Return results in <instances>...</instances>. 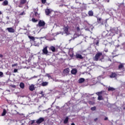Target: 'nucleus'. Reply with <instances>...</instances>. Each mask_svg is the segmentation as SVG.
<instances>
[{
    "label": "nucleus",
    "instance_id": "nucleus-64",
    "mask_svg": "<svg viewBox=\"0 0 125 125\" xmlns=\"http://www.w3.org/2000/svg\"><path fill=\"white\" fill-rule=\"evenodd\" d=\"M122 44L124 45V44H125V42L123 43Z\"/></svg>",
    "mask_w": 125,
    "mask_h": 125
},
{
    "label": "nucleus",
    "instance_id": "nucleus-25",
    "mask_svg": "<svg viewBox=\"0 0 125 125\" xmlns=\"http://www.w3.org/2000/svg\"><path fill=\"white\" fill-rule=\"evenodd\" d=\"M94 43L96 45H98L99 44V40L97 39L94 41Z\"/></svg>",
    "mask_w": 125,
    "mask_h": 125
},
{
    "label": "nucleus",
    "instance_id": "nucleus-47",
    "mask_svg": "<svg viewBox=\"0 0 125 125\" xmlns=\"http://www.w3.org/2000/svg\"><path fill=\"white\" fill-rule=\"evenodd\" d=\"M76 30H77V31H78L79 32L80 31V27H77L76 28Z\"/></svg>",
    "mask_w": 125,
    "mask_h": 125
},
{
    "label": "nucleus",
    "instance_id": "nucleus-20",
    "mask_svg": "<svg viewBox=\"0 0 125 125\" xmlns=\"http://www.w3.org/2000/svg\"><path fill=\"white\" fill-rule=\"evenodd\" d=\"M85 80L84 78H80L79 80V83H83V82H84Z\"/></svg>",
    "mask_w": 125,
    "mask_h": 125
},
{
    "label": "nucleus",
    "instance_id": "nucleus-7",
    "mask_svg": "<svg viewBox=\"0 0 125 125\" xmlns=\"http://www.w3.org/2000/svg\"><path fill=\"white\" fill-rule=\"evenodd\" d=\"M6 30H7L9 33H15V30L12 27H8Z\"/></svg>",
    "mask_w": 125,
    "mask_h": 125
},
{
    "label": "nucleus",
    "instance_id": "nucleus-6",
    "mask_svg": "<svg viewBox=\"0 0 125 125\" xmlns=\"http://www.w3.org/2000/svg\"><path fill=\"white\" fill-rule=\"evenodd\" d=\"M40 42H41V40H36L34 41V45L35 46H39L40 45Z\"/></svg>",
    "mask_w": 125,
    "mask_h": 125
},
{
    "label": "nucleus",
    "instance_id": "nucleus-40",
    "mask_svg": "<svg viewBox=\"0 0 125 125\" xmlns=\"http://www.w3.org/2000/svg\"><path fill=\"white\" fill-rule=\"evenodd\" d=\"M42 3H45L46 2V0H42Z\"/></svg>",
    "mask_w": 125,
    "mask_h": 125
},
{
    "label": "nucleus",
    "instance_id": "nucleus-18",
    "mask_svg": "<svg viewBox=\"0 0 125 125\" xmlns=\"http://www.w3.org/2000/svg\"><path fill=\"white\" fill-rule=\"evenodd\" d=\"M63 30L65 32V34L68 35V31H69V29L68 28V27H64L63 28Z\"/></svg>",
    "mask_w": 125,
    "mask_h": 125
},
{
    "label": "nucleus",
    "instance_id": "nucleus-49",
    "mask_svg": "<svg viewBox=\"0 0 125 125\" xmlns=\"http://www.w3.org/2000/svg\"><path fill=\"white\" fill-rule=\"evenodd\" d=\"M107 44H108V45H110V46H111V45H112V43L109 42V43H107Z\"/></svg>",
    "mask_w": 125,
    "mask_h": 125
},
{
    "label": "nucleus",
    "instance_id": "nucleus-21",
    "mask_svg": "<svg viewBox=\"0 0 125 125\" xmlns=\"http://www.w3.org/2000/svg\"><path fill=\"white\" fill-rule=\"evenodd\" d=\"M20 86L21 88L23 89L25 87V84L23 83H21L20 84Z\"/></svg>",
    "mask_w": 125,
    "mask_h": 125
},
{
    "label": "nucleus",
    "instance_id": "nucleus-58",
    "mask_svg": "<svg viewBox=\"0 0 125 125\" xmlns=\"http://www.w3.org/2000/svg\"><path fill=\"white\" fill-rule=\"evenodd\" d=\"M118 55H113V57H116V56H117Z\"/></svg>",
    "mask_w": 125,
    "mask_h": 125
},
{
    "label": "nucleus",
    "instance_id": "nucleus-8",
    "mask_svg": "<svg viewBox=\"0 0 125 125\" xmlns=\"http://www.w3.org/2000/svg\"><path fill=\"white\" fill-rule=\"evenodd\" d=\"M75 57L77 59H83V56H82V55H81L79 53H76V54L75 55Z\"/></svg>",
    "mask_w": 125,
    "mask_h": 125
},
{
    "label": "nucleus",
    "instance_id": "nucleus-45",
    "mask_svg": "<svg viewBox=\"0 0 125 125\" xmlns=\"http://www.w3.org/2000/svg\"><path fill=\"white\" fill-rule=\"evenodd\" d=\"M20 15H25V12H22V13H21Z\"/></svg>",
    "mask_w": 125,
    "mask_h": 125
},
{
    "label": "nucleus",
    "instance_id": "nucleus-30",
    "mask_svg": "<svg viewBox=\"0 0 125 125\" xmlns=\"http://www.w3.org/2000/svg\"><path fill=\"white\" fill-rule=\"evenodd\" d=\"M68 121H69V118L66 117L63 122L64 124H67V123H68Z\"/></svg>",
    "mask_w": 125,
    "mask_h": 125
},
{
    "label": "nucleus",
    "instance_id": "nucleus-28",
    "mask_svg": "<svg viewBox=\"0 0 125 125\" xmlns=\"http://www.w3.org/2000/svg\"><path fill=\"white\" fill-rule=\"evenodd\" d=\"M2 4L4 6L7 5V4H8V1L6 0H5L3 2Z\"/></svg>",
    "mask_w": 125,
    "mask_h": 125
},
{
    "label": "nucleus",
    "instance_id": "nucleus-31",
    "mask_svg": "<svg viewBox=\"0 0 125 125\" xmlns=\"http://www.w3.org/2000/svg\"><path fill=\"white\" fill-rule=\"evenodd\" d=\"M102 93H103V91H101V92H98L97 93H96V94L97 95H98V96H101V94H102Z\"/></svg>",
    "mask_w": 125,
    "mask_h": 125
},
{
    "label": "nucleus",
    "instance_id": "nucleus-38",
    "mask_svg": "<svg viewBox=\"0 0 125 125\" xmlns=\"http://www.w3.org/2000/svg\"><path fill=\"white\" fill-rule=\"evenodd\" d=\"M46 77H48V78H51V76L49 74H46Z\"/></svg>",
    "mask_w": 125,
    "mask_h": 125
},
{
    "label": "nucleus",
    "instance_id": "nucleus-53",
    "mask_svg": "<svg viewBox=\"0 0 125 125\" xmlns=\"http://www.w3.org/2000/svg\"><path fill=\"white\" fill-rule=\"evenodd\" d=\"M107 120H108V118L105 117V118H104V121H107Z\"/></svg>",
    "mask_w": 125,
    "mask_h": 125
},
{
    "label": "nucleus",
    "instance_id": "nucleus-9",
    "mask_svg": "<svg viewBox=\"0 0 125 125\" xmlns=\"http://www.w3.org/2000/svg\"><path fill=\"white\" fill-rule=\"evenodd\" d=\"M78 37H80V35L78 34V32H76V33L74 34V35L73 38H72V39H70L69 41H72V40H75V39H77V38H78Z\"/></svg>",
    "mask_w": 125,
    "mask_h": 125
},
{
    "label": "nucleus",
    "instance_id": "nucleus-55",
    "mask_svg": "<svg viewBox=\"0 0 125 125\" xmlns=\"http://www.w3.org/2000/svg\"><path fill=\"white\" fill-rule=\"evenodd\" d=\"M43 92L42 91L41 92H40V94H43Z\"/></svg>",
    "mask_w": 125,
    "mask_h": 125
},
{
    "label": "nucleus",
    "instance_id": "nucleus-1",
    "mask_svg": "<svg viewBox=\"0 0 125 125\" xmlns=\"http://www.w3.org/2000/svg\"><path fill=\"white\" fill-rule=\"evenodd\" d=\"M94 61H101V62H104V56L102 52H98L97 53L94 57Z\"/></svg>",
    "mask_w": 125,
    "mask_h": 125
},
{
    "label": "nucleus",
    "instance_id": "nucleus-26",
    "mask_svg": "<svg viewBox=\"0 0 125 125\" xmlns=\"http://www.w3.org/2000/svg\"><path fill=\"white\" fill-rule=\"evenodd\" d=\"M6 114V110H5V109H4L3 110V112L1 114V116L3 117V116H5Z\"/></svg>",
    "mask_w": 125,
    "mask_h": 125
},
{
    "label": "nucleus",
    "instance_id": "nucleus-60",
    "mask_svg": "<svg viewBox=\"0 0 125 125\" xmlns=\"http://www.w3.org/2000/svg\"><path fill=\"white\" fill-rule=\"evenodd\" d=\"M44 38H45V37H41L40 39H44Z\"/></svg>",
    "mask_w": 125,
    "mask_h": 125
},
{
    "label": "nucleus",
    "instance_id": "nucleus-50",
    "mask_svg": "<svg viewBox=\"0 0 125 125\" xmlns=\"http://www.w3.org/2000/svg\"><path fill=\"white\" fill-rule=\"evenodd\" d=\"M0 58H2V57H3V56L1 54H0Z\"/></svg>",
    "mask_w": 125,
    "mask_h": 125
},
{
    "label": "nucleus",
    "instance_id": "nucleus-5",
    "mask_svg": "<svg viewBox=\"0 0 125 125\" xmlns=\"http://www.w3.org/2000/svg\"><path fill=\"white\" fill-rule=\"evenodd\" d=\"M39 27H43L45 25V22L43 21H40L38 23Z\"/></svg>",
    "mask_w": 125,
    "mask_h": 125
},
{
    "label": "nucleus",
    "instance_id": "nucleus-41",
    "mask_svg": "<svg viewBox=\"0 0 125 125\" xmlns=\"http://www.w3.org/2000/svg\"><path fill=\"white\" fill-rule=\"evenodd\" d=\"M89 104H90V105H93V102H92L91 101H89Z\"/></svg>",
    "mask_w": 125,
    "mask_h": 125
},
{
    "label": "nucleus",
    "instance_id": "nucleus-12",
    "mask_svg": "<svg viewBox=\"0 0 125 125\" xmlns=\"http://www.w3.org/2000/svg\"><path fill=\"white\" fill-rule=\"evenodd\" d=\"M116 77H117V74L115 72H112L111 74L110 75V78L111 79L116 78Z\"/></svg>",
    "mask_w": 125,
    "mask_h": 125
},
{
    "label": "nucleus",
    "instance_id": "nucleus-34",
    "mask_svg": "<svg viewBox=\"0 0 125 125\" xmlns=\"http://www.w3.org/2000/svg\"><path fill=\"white\" fill-rule=\"evenodd\" d=\"M38 77H39V76H34L33 77H31L29 80H33V79H37V78H38Z\"/></svg>",
    "mask_w": 125,
    "mask_h": 125
},
{
    "label": "nucleus",
    "instance_id": "nucleus-14",
    "mask_svg": "<svg viewBox=\"0 0 125 125\" xmlns=\"http://www.w3.org/2000/svg\"><path fill=\"white\" fill-rule=\"evenodd\" d=\"M118 30L116 31L115 34H121V32H122V30H121V28L118 27H116Z\"/></svg>",
    "mask_w": 125,
    "mask_h": 125
},
{
    "label": "nucleus",
    "instance_id": "nucleus-23",
    "mask_svg": "<svg viewBox=\"0 0 125 125\" xmlns=\"http://www.w3.org/2000/svg\"><path fill=\"white\" fill-rule=\"evenodd\" d=\"M88 14L89 16H93V11H92V10L89 11Z\"/></svg>",
    "mask_w": 125,
    "mask_h": 125
},
{
    "label": "nucleus",
    "instance_id": "nucleus-37",
    "mask_svg": "<svg viewBox=\"0 0 125 125\" xmlns=\"http://www.w3.org/2000/svg\"><path fill=\"white\" fill-rule=\"evenodd\" d=\"M3 76V73L2 72L0 71V77L2 78V77Z\"/></svg>",
    "mask_w": 125,
    "mask_h": 125
},
{
    "label": "nucleus",
    "instance_id": "nucleus-33",
    "mask_svg": "<svg viewBox=\"0 0 125 125\" xmlns=\"http://www.w3.org/2000/svg\"><path fill=\"white\" fill-rule=\"evenodd\" d=\"M31 21L34 23H36V22H38V20H36L35 18H32Z\"/></svg>",
    "mask_w": 125,
    "mask_h": 125
},
{
    "label": "nucleus",
    "instance_id": "nucleus-10",
    "mask_svg": "<svg viewBox=\"0 0 125 125\" xmlns=\"http://www.w3.org/2000/svg\"><path fill=\"white\" fill-rule=\"evenodd\" d=\"M29 90H30V91H33V90H35V85L32 84L31 85H30Z\"/></svg>",
    "mask_w": 125,
    "mask_h": 125
},
{
    "label": "nucleus",
    "instance_id": "nucleus-51",
    "mask_svg": "<svg viewBox=\"0 0 125 125\" xmlns=\"http://www.w3.org/2000/svg\"><path fill=\"white\" fill-rule=\"evenodd\" d=\"M53 40H54V39H48V41L51 42V41H53Z\"/></svg>",
    "mask_w": 125,
    "mask_h": 125
},
{
    "label": "nucleus",
    "instance_id": "nucleus-3",
    "mask_svg": "<svg viewBox=\"0 0 125 125\" xmlns=\"http://www.w3.org/2000/svg\"><path fill=\"white\" fill-rule=\"evenodd\" d=\"M42 54H44V55H47V54L48 53V51L47 50V46L44 47L42 50Z\"/></svg>",
    "mask_w": 125,
    "mask_h": 125
},
{
    "label": "nucleus",
    "instance_id": "nucleus-29",
    "mask_svg": "<svg viewBox=\"0 0 125 125\" xmlns=\"http://www.w3.org/2000/svg\"><path fill=\"white\" fill-rule=\"evenodd\" d=\"M28 38L30 40H31V41H35V37H34L33 36H28Z\"/></svg>",
    "mask_w": 125,
    "mask_h": 125
},
{
    "label": "nucleus",
    "instance_id": "nucleus-59",
    "mask_svg": "<svg viewBox=\"0 0 125 125\" xmlns=\"http://www.w3.org/2000/svg\"><path fill=\"white\" fill-rule=\"evenodd\" d=\"M14 106H15V108H18V107H17V106H16V105H15Z\"/></svg>",
    "mask_w": 125,
    "mask_h": 125
},
{
    "label": "nucleus",
    "instance_id": "nucleus-44",
    "mask_svg": "<svg viewBox=\"0 0 125 125\" xmlns=\"http://www.w3.org/2000/svg\"><path fill=\"white\" fill-rule=\"evenodd\" d=\"M11 87H13V88H15L16 87V85H11Z\"/></svg>",
    "mask_w": 125,
    "mask_h": 125
},
{
    "label": "nucleus",
    "instance_id": "nucleus-56",
    "mask_svg": "<svg viewBox=\"0 0 125 125\" xmlns=\"http://www.w3.org/2000/svg\"><path fill=\"white\" fill-rule=\"evenodd\" d=\"M97 120H98V119L95 118V119H94L95 122H96V121H97Z\"/></svg>",
    "mask_w": 125,
    "mask_h": 125
},
{
    "label": "nucleus",
    "instance_id": "nucleus-35",
    "mask_svg": "<svg viewBox=\"0 0 125 125\" xmlns=\"http://www.w3.org/2000/svg\"><path fill=\"white\" fill-rule=\"evenodd\" d=\"M91 111H95V110H96V107L94 106V107H91Z\"/></svg>",
    "mask_w": 125,
    "mask_h": 125
},
{
    "label": "nucleus",
    "instance_id": "nucleus-42",
    "mask_svg": "<svg viewBox=\"0 0 125 125\" xmlns=\"http://www.w3.org/2000/svg\"><path fill=\"white\" fill-rule=\"evenodd\" d=\"M35 16H39V14L38 13V12H35Z\"/></svg>",
    "mask_w": 125,
    "mask_h": 125
},
{
    "label": "nucleus",
    "instance_id": "nucleus-32",
    "mask_svg": "<svg viewBox=\"0 0 125 125\" xmlns=\"http://www.w3.org/2000/svg\"><path fill=\"white\" fill-rule=\"evenodd\" d=\"M98 100H103V97L102 96H98Z\"/></svg>",
    "mask_w": 125,
    "mask_h": 125
},
{
    "label": "nucleus",
    "instance_id": "nucleus-52",
    "mask_svg": "<svg viewBox=\"0 0 125 125\" xmlns=\"http://www.w3.org/2000/svg\"><path fill=\"white\" fill-rule=\"evenodd\" d=\"M98 21H101V18L98 19Z\"/></svg>",
    "mask_w": 125,
    "mask_h": 125
},
{
    "label": "nucleus",
    "instance_id": "nucleus-19",
    "mask_svg": "<svg viewBox=\"0 0 125 125\" xmlns=\"http://www.w3.org/2000/svg\"><path fill=\"white\" fill-rule=\"evenodd\" d=\"M54 81L56 83L59 82V83H64V81L61 80H58V79H54Z\"/></svg>",
    "mask_w": 125,
    "mask_h": 125
},
{
    "label": "nucleus",
    "instance_id": "nucleus-61",
    "mask_svg": "<svg viewBox=\"0 0 125 125\" xmlns=\"http://www.w3.org/2000/svg\"><path fill=\"white\" fill-rule=\"evenodd\" d=\"M42 97H43V96H44V95L43 94H42Z\"/></svg>",
    "mask_w": 125,
    "mask_h": 125
},
{
    "label": "nucleus",
    "instance_id": "nucleus-11",
    "mask_svg": "<svg viewBox=\"0 0 125 125\" xmlns=\"http://www.w3.org/2000/svg\"><path fill=\"white\" fill-rule=\"evenodd\" d=\"M117 30L118 29L117 27H114L110 29V32L113 33V34H116V31H117Z\"/></svg>",
    "mask_w": 125,
    "mask_h": 125
},
{
    "label": "nucleus",
    "instance_id": "nucleus-4",
    "mask_svg": "<svg viewBox=\"0 0 125 125\" xmlns=\"http://www.w3.org/2000/svg\"><path fill=\"white\" fill-rule=\"evenodd\" d=\"M43 122H44V118L42 117L40 118L39 119H38L36 121V123L38 124V125H40V124H42Z\"/></svg>",
    "mask_w": 125,
    "mask_h": 125
},
{
    "label": "nucleus",
    "instance_id": "nucleus-54",
    "mask_svg": "<svg viewBox=\"0 0 125 125\" xmlns=\"http://www.w3.org/2000/svg\"><path fill=\"white\" fill-rule=\"evenodd\" d=\"M104 51H105V52H108V49H105V50H104Z\"/></svg>",
    "mask_w": 125,
    "mask_h": 125
},
{
    "label": "nucleus",
    "instance_id": "nucleus-36",
    "mask_svg": "<svg viewBox=\"0 0 125 125\" xmlns=\"http://www.w3.org/2000/svg\"><path fill=\"white\" fill-rule=\"evenodd\" d=\"M107 61H110V62L112 61V60H111V58L110 57H107L106 59Z\"/></svg>",
    "mask_w": 125,
    "mask_h": 125
},
{
    "label": "nucleus",
    "instance_id": "nucleus-48",
    "mask_svg": "<svg viewBox=\"0 0 125 125\" xmlns=\"http://www.w3.org/2000/svg\"><path fill=\"white\" fill-rule=\"evenodd\" d=\"M15 66H17V63H15V64L12 65L13 67H15Z\"/></svg>",
    "mask_w": 125,
    "mask_h": 125
},
{
    "label": "nucleus",
    "instance_id": "nucleus-39",
    "mask_svg": "<svg viewBox=\"0 0 125 125\" xmlns=\"http://www.w3.org/2000/svg\"><path fill=\"white\" fill-rule=\"evenodd\" d=\"M116 52H117V50L115 49L113 51V52H112V54H116Z\"/></svg>",
    "mask_w": 125,
    "mask_h": 125
},
{
    "label": "nucleus",
    "instance_id": "nucleus-43",
    "mask_svg": "<svg viewBox=\"0 0 125 125\" xmlns=\"http://www.w3.org/2000/svg\"><path fill=\"white\" fill-rule=\"evenodd\" d=\"M18 70L17 69H15L14 70V73H17Z\"/></svg>",
    "mask_w": 125,
    "mask_h": 125
},
{
    "label": "nucleus",
    "instance_id": "nucleus-22",
    "mask_svg": "<svg viewBox=\"0 0 125 125\" xmlns=\"http://www.w3.org/2000/svg\"><path fill=\"white\" fill-rule=\"evenodd\" d=\"M50 49L53 52H55V51L56 50L55 47L53 46L50 47Z\"/></svg>",
    "mask_w": 125,
    "mask_h": 125
},
{
    "label": "nucleus",
    "instance_id": "nucleus-13",
    "mask_svg": "<svg viewBox=\"0 0 125 125\" xmlns=\"http://www.w3.org/2000/svg\"><path fill=\"white\" fill-rule=\"evenodd\" d=\"M42 86H47L48 85V82H42L41 84Z\"/></svg>",
    "mask_w": 125,
    "mask_h": 125
},
{
    "label": "nucleus",
    "instance_id": "nucleus-16",
    "mask_svg": "<svg viewBox=\"0 0 125 125\" xmlns=\"http://www.w3.org/2000/svg\"><path fill=\"white\" fill-rule=\"evenodd\" d=\"M124 63H120V65L118 66V69L122 70V69H124Z\"/></svg>",
    "mask_w": 125,
    "mask_h": 125
},
{
    "label": "nucleus",
    "instance_id": "nucleus-63",
    "mask_svg": "<svg viewBox=\"0 0 125 125\" xmlns=\"http://www.w3.org/2000/svg\"><path fill=\"white\" fill-rule=\"evenodd\" d=\"M71 125H75V124L72 123V124H71Z\"/></svg>",
    "mask_w": 125,
    "mask_h": 125
},
{
    "label": "nucleus",
    "instance_id": "nucleus-57",
    "mask_svg": "<svg viewBox=\"0 0 125 125\" xmlns=\"http://www.w3.org/2000/svg\"><path fill=\"white\" fill-rule=\"evenodd\" d=\"M116 46H117V47H120V45H119V44H118Z\"/></svg>",
    "mask_w": 125,
    "mask_h": 125
},
{
    "label": "nucleus",
    "instance_id": "nucleus-2",
    "mask_svg": "<svg viewBox=\"0 0 125 125\" xmlns=\"http://www.w3.org/2000/svg\"><path fill=\"white\" fill-rule=\"evenodd\" d=\"M27 2V0H21L20 4L19 5V7L22 8L24 6V4Z\"/></svg>",
    "mask_w": 125,
    "mask_h": 125
},
{
    "label": "nucleus",
    "instance_id": "nucleus-46",
    "mask_svg": "<svg viewBox=\"0 0 125 125\" xmlns=\"http://www.w3.org/2000/svg\"><path fill=\"white\" fill-rule=\"evenodd\" d=\"M38 8L34 9V12H37V11H38Z\"/></svg>",
    "mask_w": 125,
    "mask_h": 125
},
{
    "label": "nucleus",
    "instance_id": "nucleus-62",
    "mask_svg": "<svg viewBox=\"0 0 125 125\" xmlns=\"http://www.w3.org/2000/svg\"><path fill=\"white\" fill-rule=\"evenodd\" d=\"M35 123V120L32 121V124Z\"/></svg>",
    "mask_w": 125,
    "mask_h": 125
},
{
    "label": "nucleus",
    "instance_id": "nucleus-15",
    "mask_svg": "<svg viewBox=\"0 0 125 125\" xmlns=\"http://www.w3.org/2000/svg\"><path fill=\"white\" fill-rule=\"evenodd\" d=\"M45 12L46 15H49V14L50 13V12H51V11L49 9H46L45 10Z\"/></svg>",
    "mask_w": 125,
    "mask_h": 125
},
{
    "label": "nucleus",
    "instance_id": "nucleus-17",
    "mask_svg": "<svg viewBox=\"0 0 125 125\" xmlns=\"http://www.w3.org/2000/svg\"><path fill=\"white\" fill-rule=\"evenodd\" d=\"M71 73L72 74V75H76V74H77V69H73L71 70Z\"/></svg>",
    "mask_w": 125,
    "mask_h": 125
},
{
    "label": "nucleus",
    "instance_id": "nucleus-24",
    "mask_svg": "<svg viewBox=\"0 0 125 125\" xmlns=\"http://www.w3.org/2000/svg\"><path fill=\"white\" fill-rule=\"evenodd\" d=\"M108 91H114L115 90V88H113V87H108Z\"/></svg>",
    "mask_w": 125,
    "mask_h": 125
},
{
    "label": "nucleus",
    "instance_id": "nucleus-27",
    "mask_svg": "<svg viewBox=\"0 0 125 125\" xmlns=\"http://www.w3.org/2000/svg\"><path fill=\"white\" fill-rule=\"evenodd\" d=\"M70 72V69L69 68H67L65 69L64 70V72L66 73V74H68Z\"/></svg>",
    "mask_w": 125,
    "mask_h": 125
}]
</instances>
